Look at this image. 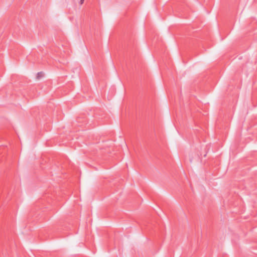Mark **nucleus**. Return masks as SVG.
<instances>
[{"label": "nucleus", "instance_id": "nucleus-1", "mask_svg": "<svg viewBox=\"0 0 257 257\" xmlns=\"http://www.w3.org/2000/svg\"><path fill=\"white\" fill-rule=\"evenodd\" d=\"M44 75V74L43 72H38L37 74V79H40L42 77H43Z\"/></svg>", "mask_w": 257, "mask_h": 257}, {"label": "nucleus", "instance_id": "nucleus-2", "mask_svg": "<svg viewBox=\"0 0 257 257\" xmlns=\"http://www.w3.org/2000/svg\"><path fill=\"white\" fill-rule=\"evenodd\" d=\"M84 0H80L81 4H83Z\"/></svg>", "mask_w": 257, "mask_h": 257}]
</instances>
